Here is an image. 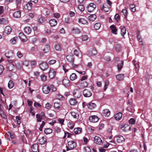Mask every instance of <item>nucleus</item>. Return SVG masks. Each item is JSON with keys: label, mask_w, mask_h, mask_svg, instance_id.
<instances>
[{"label": "nucleus", "mask_w": 152, "mask_h": 152, "mask_svg": "<svg viewBox=\"0 0 152 152\" xmlns=\"http://www.w3.org/2000/svg\"><path fill=\"white\" fill-rule=\"evenodd\" d=\"M115 138L116 139L117 141L119 143L125 140L124 138L122 136H115Z\"/></svg>", "instance_id": "6e6552de"}, {"label": "nucleus", "mask_w": 152, "mask_h": 152, "mask_svg": "<svg viewBox=\"0 0 152 152\" xmlns=\"http://www.w3.org/2000/svg\"><path fill=\"white\" fill-rule=\"evenodd\" d=\"M69 146L71 148L70 149H73L76 147V143L74 141H69L68 142Z\"/></svg>", "instance_id": "9d476101"}, {"label": "nucleus", "mask_w": 152, "mask_h": 152, "mask_svg": "<svg viewBox=\"0 0 152 152\" xmlns=\"http://www.w3.org/2000/svg\"><path fill=\"white\" fill-rule=\"evenodd\" d=\"M78 22L83 24H88V23L86 20L83 18H80L78 20Z\"/></svg>", "instance_id": "4be33fe9"}, {"label": "nucleus", "mask_w": 152, "mask_h": 152, "mask_svg": "<svg viewBox=\"0 0 152 152\" xmlns=\"http://www.w3.org/2000/svg\"><path fill=\"white\" fill-rule=\"evenodd\" d=\"M68 67V66L67 65L65 64L63 66V70H64L65 73L67 72L69 69Z\"/></svg>", "instance_id": "864d4df0"}, {"label": "nucleus", "mask_w": 152, "mask_h": 152, "mask_svg": "<svg viewBox=\"0 0 152 152\" xmlns=\"http://www.w3.org/2000/svg\"><path fill=\"white\" fill-rule=\"evenodd\" d=\"M124 65V62L123 61H121L120 63L118 64L117 65V67L118 69V71H120L122 67H123Z\"/></svg>", "instance_id": "58836bf2"}, {"label": "nucleus", "mask_w": 152, "mask_h": 152, "mask_svg": "<svg viewBox=\"0 0 152 152\" xmlns=\"http://www.w3.org/2000/svg\"><path fill=\"white\" fill-rule=\"evenodd\" d=\"M36 117L37 118V121L38 122H40L42 120V118L40 115L39 114H37L36 115Z\"/></svg>", "instance_id": "603ef678"}, {"label": "nucleus", "mask_w": 152, "mask_h": 152, "mask_svg": "<svg viewBox=\"0 0 152 152\" xmlns=\"http://www.w3.org/2000/svg\"><path fill=\"white\" fill-rule=\"evenodd\" d=\"M97 53V52L96 50L95 49H93L92 50V52L91 53V56H95L96 55Z\"/></svg>", "instance_id": "052dcab7"}, {"label": "nucleus", "mask_w": 152, "mask_h": 152, "mask_svg": "<svg viewBox=\"0 0 152 152\" xmlns=\"http://www.w3.org/2000/svg\"><path fill=\"white\" fill-rule=\"evenodd\" d=\"M57 99L59 100H64V97L60 94H57L56 96Z\"/></svg>", "instance_id": "de8ad7c7"}, {"label": "nucleus", "mask_w": 152, "mask_h": 152, "mask_svg": "<svg viewBox=\"0 0 152 152\" xmlns=\"http://www.w3.org/2000/svg\"><path fill=\"white\" fill-rule=\"evenodd\" d=\"M50 50V47L49 45H46L45 46V48L43 49V51L45 53H47Z\"/></svg>", "instance_id": "473e14b6"}, {"label": "nucleus", "mask_w": 152, "mask_h": 152, "mask_svg": "<svg viewBox=\"0 0 152 152\" xmlns=\"http://www.w3.org/2000/svg\"><path fill=\"white\" fill-rule=\"evenodd\" d=\"M72 31H73L72 32L74 34H78L80 32V31L77 28H72Z\"/></svg>", "instance_id": "37998d69"}, {"label": "nucleus", "mask_w": 152, "mask_h": 152, "mask_svg": "<svg viewBox=\"0 0 152 152\" xmlns=\"http://www.w3.org/2000/svg\"><path fill=\"white\" fill-rule=\"evenodd\" d=\"M94 142L96 144L101 145L102 144V142L101 138L97 136H95L94 138Z\"/></svg>", "instance_id": "20e7f679"}, {"label": "nucleus", "mask_w": 152, "mask_h": 152, "mask_svg": "<svg viewBox=\"0 0 152 152\" xmlns=\"http://www.w3.org/2000/svg\"><path fill=\"white\" fill-rule=\"evenodd\" d=\"M77 76L75 73H72L70 76V79L71 80H74L77 78Z\"/></svg>", "instance_id": "c85d7f7f"}, {"label": "nucleus", "mask_w": 152, "mask_h": 152, "mask_svg": "<svg viewBox=\"0 0 152 152\" xmlns=\"http://www.w3.org/2000/svg\"><path fill=\"white\" fill-rule=\"evenodd\" d=\"M110 111L107 109H105L103 110V114L105 116L108 117L110 114Z\"/></svg>", "instance_id": "b1692460"}, {"label": "nucleus", "mask_w": 152, "mask_h": 152, "mask_svg": "<svg viewBox=\"0 0 152 152\" xmlns=\"http://www.w3.org/2000/svg\"><path fill=\"white\" fill-rule=\"evenodd\" d=\"M109 84V82L107 80L105 82V84L104 87V91H105L107 89L108 87V86Z\"/></svg>", "instance_id": "5fc2aeb1"}, {"label": "nucleus", "mask_w": 152, "mask_h": 152, "mask_svg": "<svg viewBox=\"0 0 152 152\" xmlns=\"http://www.w3.org/2000/svg\"><path fill=\"white\" fill-rule=\"evenodd\" d=\"M61 105L58 103L55 102L54 103V106L56 108H58L61 107Z\"/></svg>", "instance_id": "0e129e2a"}, {"label": "nucleus", "mask_w": 152, "mask_h": 152, "mask_svg": "<svg viewBox=\"0 0 152 152\" xmlns=\"http://www.w3.org/2000/svg\"><path fill=\"white\" fill-rule=\"evenodd\" d=\"M18 38L17 37H14L10 40V43L12 44H15L16 43V40Z\"/></svg>", "instance_id": "79ce46f5"}, {"label": "nucleus", "mask_w": 152, "mask_h": 152, "mask_svg": "<svg viewBox=\"0 0 152 152\" xmlns=\"http://www.w3.org/2000/svg\"><path fill=\"white\" fill-rule=\"evenodd\" d=\"M77 102V101L75 99L71 98L70 99L69 101V103L71 105H75L76 104Z\"/></svg>", "instance_id": "7c9ffc66"}, {"label": "nucleus", "mask_w": 152, "mask_h": 152, "mask_svg": "<svg viewBox=\"0 0 152 152\" xmlns=\"http://www.w3.org/2000/svg\"><path fill=\"white\" fill-rule=\"evenodd\" d=\"M75 125V123L72 121H69L68 123V126L69 128L70 129H72L73 128Z\"/></svg>", "instance_id": "f704fd0d"}, {"label": "nucleus", "mask_w": 152, "mask_h": 152, "mask_svg": "<svg viewBox=\"0 0 152 152\" xmlns=\"http://www.w3.org/2000/svg\"><path fill=\"white\" fill-rule=\"evenodd\" d=\"M49 87L50 91H56L57 89L53 85L51 84L49 85Z\"/></svg>", "instance_id": "72a5a7b5"}, {"label": "nucleus", "mask_w": 152, "mask_h": 152, "mask_svg": "<svg viewBox=\"0 0 152 152\" xmlns=\"http://www.w3.org/2000/svg\"><path fill=\"white\" fill-rule=\"evenodd\" d=\"M40 68L43 71H45L48 68V64L45 62H42L39 64Z\"/></svg>", "instance_id": "423d86ee"}, {"label": "nucleus", "mask_w": 152, "mask_h": 152, "mask_svg": "<svg viewBox=\"0 0 152 152\" xmlns=\"http://www.w3.org/2000/svg\"><path fill=\"white\" fill-rule=\"evenodd\" d=\"M78 9L82 12L85 9L83 5H79L78 7Z\"/></svg>", "instance_id": "13d9d810"}, {"label": "nucleus", "mask_w": 152, "mask_h": 152, "mask_svg": "<svg viewBox=\"0 0 152 152\" xmlns=\"http://www.w3.org/2000/svg\"><path fill=\"white\" fill-rule=\"evenodd\" d=\"M55 49L58 51H60L61 50V48L60 45L58 44H56L54 46Z\"/></svg>", "instance_id": "e433bc0d"}, {"label": "nucleus", "mask_w": 152, "mask_h": 152, "mask_svg": "<svg viewBox=\"0 0 152 152\" xmlns=\"http://www.w3.org/2000/svg\"><path fill=\"white\" fill-rule=\"evenodd\" d=\"M96 18V15H91L89 17V19L92 21H94Z\"/></svg>", "instance_id": "ea45409f"}, {"label": "nucleus", "mask_w": 152, "mask_h": 152, "mask_svg": "<svg viewBox=\"0 0 152 152\" xmlns=\"http://www.w3.org/2000/svg\"><path fill=\"white\" fill-rule=\"evenodd\" d=\"M130 127L127 125H125L121 127L122 130L125 132H126L127 131L130 130Z\"/></svg>", "instance_id": "a878e982"}, {"label": "nucleus", "mask_w": 152, "mask_h": 152, "mask_svg": "<svg viewBox=\"0 0 152 152\" xmlns=\"http://www.w3.org/2000/svg\"><path fill=\"white\" fill-rule=\"evenodd\" d=\"M31 150L33 152H36L38 150V145L36 144L33 145L31 146Z\"/></svg>", "instance_id": "a211bd4d"}, {"label": "nucleus", "mask_w": 152, "mask_h": 152, "mask_svg": "<svg viewBox=\"0 0 152 152\" xmlns=\"http://www.w3.org/2000/svg\"><path fill=\"white\" fill-rule=\"evenodd\" d=\"M83 139L84 142V144H87V143L88 141V139L86 137H84Z\"/></svg>", "instance_id": "69168bd1"}, {"label": "nucleus", "mask_w": 152, "mask_h": 152, "mask_svg": "<svg viewBox=\"0 0 152 152\" xmlns=\"http://www.w3.org/2000/svg\"><path fill=\"white\" fill-rule=\"evenodd\" d=\"M58 121L59 122V123L61 124V125L63 124L64 122V120L63 119L58 118Z\"/></svg>", "instance_id": "338daca9"}, {"label": "nucleus", "mask_w": 152, "mask_h": 152, "mask_svg": "<svg viewBox=\"0 0 152 152\" xmlns=\"http://www.w3.org/2000/svg\"><path fill=\"white\" fill-rule=\"evenodd\" d=\"M66 58L68 62L71 63L74 62L75 58L73 55H68L66 56Z\"/></svg>", "instance_id": "ddd939ff"}, {"label": "nucleus", "mask_w": 152, "mask_h": 152, "mask_svg": "<svg viewBox=\"0 0 152 152\" xmlns=\"http://www.w3.org/2000/svg\"><path fill=\"white\" fill-rule=\"evenodd\" d=\"M124 74H119L116 76V78L117 80H121L124 79Z\"/></svg>", "instance_id": "6ab92c4d"}, {"label": "nucleus", "mask_w": 152, "mask_h": 152, "mask_svg": "<svg viewBox=\"0 0 152 152\" xmlns=\"http://www.w3.org/2000/svg\"><path fill=\"white\" fill-rule=\"evenodd\" d=\"M122 12L123 13L124 16L125 18L127 17V15L128 14V12L126 10L124 9L122 11Z\"/></svg>", "instance_id": "4d7b16f0"}, {"label": "nucleus", "mask_w": 152, "mask_h": 152, "mask_svg": "<svg viewBox=\"0 0 152 152\" xmlns=\"http://www.w3.org/2000/svg\"><path fill=\"white\" fill-rule=\"evenodd\" d=\"M8 87L9 88H11L14 86L13 82L12 80H10L8 83Z\"/></svg>", "instance_id": "4c0bfd02"}, {"label": "nucleus", "mask_w": 152, "mask_h": 152, "mask_svg": "<svg viewBox=\"0 0 152 152\" xmlns=\"http://www.w3.org/2000/svg\"><path fill=\"white\" fill-rule=\"evenodd\" d=\"M110 7V6H108L105 3L103 5L102 10L105 12H108L109 10Z\"/></svg>", "instance_id": "2eb2a0df"}, {"label": "nucleus", "mask_w": 152, "mask_h": 152, "mask_svg": "<svg viewBox=\"0 0 152 152\" xmlns=\"http://www.w3.org/2000/svg\"><path fill=\"white\" fill-rule=\"evenodd\" d=\"M52 130L49 128L45 129V133H52Z\"/></svg>", "instance_id": "bf43d9fd"}, {"label": "nucleus", "mask_w": 152, "mask_h": 152, "mask_svg": "<svg viewBox=\"0 0 152 152\" xmlns=\"http://www.w3.org/2000/svg\"><path fill=\"white\" fill-rule=\"evenodd\" d=\"M88 83L86 81H83L80 83V86L82 88H85L87 87Z\"/></svg>", "instance_id": "2f4dec72"}, {"label": "nucleus", "mask_w": 152, "mask_h": 152, "mask_svg": "<svg viewBox=\"0 0 152 152\" xmlns=\"http://www.w3.org/2000/svg\"><path fill=\"white\" fill-rule=\"evenodd\" d=\"M121 29V34L122 36H124L126 33V29L124 26H121L120 28Z\"/></svg>", "instance_id": "393cba45"}, {"label": "nucleus", "mask_w": 152, "mask_h": 152, "mask_svg": "<svg viewBox=\"0 0 152 152\" xmlns=\"http://www.w3.org/2000/svg\"><path fill=\"white\" fill-rule=\"evenodd\" d=\"M99 119L98 117L95 115L91 116L89 118V121L92 123H96L97 122Z\"/></svg>", "instance_id": "39448f33"}, {"label": "nucleus", "mask_w": 152, "mask_h": 152, "mask_svg": "<svg viewBox=\"0 0 152 152\" xmlns=\"http://www.w3.org/2000/svg\"><path fill=\"white\" fill-rule=\"evenodd\" d=\"M1 105L0 104V107H1ZM0 114L1 116L4 118H7V116L4 113V112L3 110H2L1 108H0Z\"/></svg>", "instance_id": "49530a36"}, {"label": "nucleus", "mask_w": 152, "mask_h": 152, "mask_svg": "<svg viewBox=\"0 0 152 152\" xmlns=\"http://www.w3.org/2000/svg\"><path fill=\"white\" fill-rule=\"evenodd\" d=\"M41 80L43 82L47 80V76L44 74L40 75Z\"/></svg>", "instance_id": "8fccbe9b"}, {"label": "nucleus", "mask_w": 152, "mask_h": 152, "mask_svg": "<svg viewBox=\"0 0 152 152\" xmlns=\"http://www.w3.org/2000/svg\"><path fill=\"white\" fill-rule=\"evenodd\" d=\"M13 53L11 51L5 53L6 56L8 58H10L13 55Z\"/></svg>", "instance_id": "c9c22d12"}, {"label": "nucleus", "mask_w": 152, "mask_h": 152, "mask_svg": "<svg viewBox=\"0 0 152 152\" xmlns=\"http://www.w3.org/2000/svg\"><path fill=\"white\" fill-rule=\"evenodd\" d=\"M56 62V60L55 59L51 60L50 61L48 62V64L50 65H52L54 64Z\"/></svg>", "instance_id": "774afa93"}, {"label": "nucleus", "mask_w": 152, "mask_h": 152, "mask_svg": "<svg viewBox=\"0 0 152 152\" xmlns=\"http://www.w3.org/2000/svg\"><path fill=\"white\" fill-rule=\"evenodd\" d=\"M96 104L93 103H89L87 105L88 107L90 110L93 109L96 107Z\"/></svg>", "instance_id": "412c9836"}, {"label": "nucleus", "mask_w": 152, "mask_h": 152, "mask_svg": "<svg viewBox=\"0 0 152 152\" xmlns=\"http://www.w3.org/2000/svg\"><path fill=\"white\" fill-rule=\"evenodd\" d=\"M24 31L27 34H30L31 32V28L28 27H26L24 28Z\"/></svg>", "instance_id": "c756f323"}, {"label": "nucleus", "mask_w": 152, "mask_h": 152, "mask_svg": "<svg viewBox=\"0 0 152 152\" xmlns=\"http://www.w3.org/2000/svg\"><path fill=\"white\" fill-rule=\"evenodd\" d=\"M82 130V129L80 127L75 128L74 129V133H81Z\"/></svg>", "instance_id": "c03bdc74"}, {"label": "nucleus", "mask_w": 152, "mask_h": 152, "mask_svg": "<svg viewBox=\"0 0 152 152\" xmlns=\"http://www.w3.org/2000/svg\"><path fill=\"white\" fill-rule=\"evenodd\" d=\"M62 83L64 86L67 87L69 85V81L66 79H64L62 81Z\"/></svg>", "instance_id": "cd10ccee"}, {"label": "nucleus", "mask_w": 152, "mask_h": 152, "mask_svg": "<svg viewBox=\"0 0 152 152\" xmlns=\"http://www.w3.org/2000/svg\"><path fill=\"white\" fill-rule=\"evenodd\" d=\"M81 39L83 41H86L88 39V37L87 35H84L82 36Z\"/></svg>", "instance_id": "3c124183"}, {"label": "nucleus", "mask_w": 152, "mask_h": 152, "mask_svg": "<svg viewBox=\"0 0 152 152\" xmlns=\"http://www.w3.org/2000/svg\"><path fill=\"white\" fill-rule=\"evenodd\" d=\"M85 152H90L91 151V149L89 147H84L83 148Z\"/></svg>", "instance_id": "e2e57ef3"}, {"label": "nucleus", "mask_w": 152, "mask_h": 152, "mask_svg": "<svg viewBox=\"0 0 152 152\" xmlns=\"http://www.w3.org/2000/svg\"><path fill=\"white\" fill-rule=\"evenodd\" d=\"M49 23L51 26H55L57 24V21L54 19H52L50 20Z\"/></svg>", "instance_id": "5701e85b"}, {"label": "nucleus", "mask_w": 152, "mask_h": 152, "mask_svg": "<svg viewBox=\"0 0 152 152\" xmlns=\"http://www.w3.org/2000/svg\"><path fill=\"white\" fill-rule=\"evenodd\" d=\"M42 89L43 92L45 94H48L50 92V90H49L48 85H45L43 86Z\"/></svg>", "instance_id": "f8f14e48"}, {"label": "nucleus", "mask_w": 152, "mask_h": 152, "mask_svg": "<svg viewBox=\"0 0 152 152\" xmlns=\"http://www.w3.org/2000/svg\"><path fill=\"white\" fill-rule=\"evenodd\" d=\"M71 115L74 118H78L79 115L77 113L72 111L71 112Z\"/></svg>", "instance_id": "a19ab883"}, {"label": "nucleus", "mask_w": 152, "mask_h": 152, "mask_svg": "<svg viewBox=\"0 0 152 152\" xmlns=\"http://www.w3.org/2000/svg\"><path fill=\"white\" fill-rule=\"evenodd\" d=\"M19 37L21 40L23 42H26L27 40V38L23 33H20L19 34Z\"/></svg>", "instance_id": "1a4fd4ad"}, {"label": "nucleus", "mask_w": 152, "mask_h": 152, "mask_svg": "<svg viewBox=\"0 0 152 152\" xmlns=\"http://www.w3.org/2000/svg\"><path fill=\"white\" fill-rule=\"evenodd\" d=\"M33 4L31 1H28L24 6V8L28 10H31L32 9Z\"/></svg>", "instance_id": "0eeeda50"}, {"label": "nucleus", "mask_w": 152, "mask_h": 152, "mask_svg": "<svg viewBox=\"0 0 152 152\" xmlns=\"http://www.w3.org/2000/svg\"><path fill=\"white\" fill-rule=\"evenodd\" d=\"M13 16L16 18H18L20 17L21 16V12L20 11H17L14 12Z\"/></svg>", "instance_id": "aec40b11"}, {"label": "nucleus", "mask_w": 152, "mask_h": 152, "mask_svg": "<svg viewBox=\"0 0 152 152\" xmlns=\"http://www.w3.org/2000/svg\"><path fill=\"white\" fill-rule=\"evenodd\" d=\"M96 5L93 3L88 4L87 7V9L88 12H91L94 10L96 8Z\"/></svg>", "instance_id": "f257e3e1"}, {"label": "nucleus", "mask_w": 152, "mask_h": 152, "mask_svg": "<svg viewBox=\"0 0 152 152\" xmlns=\"http://www.w3.org/2000/svg\"><path fill=\"white\" fill-rule=\"evenodd\" d=\"M11 31V28L10 26H7L4 28V32L7 34H9L10 33Z\"/></svg>", "instance_id": "f3484780"}, {"label": "nucleus", "mask_w": 152, "mask_h": 152, "mask_svg": "<svg viewBox=\"0 0 152 152\" xmlns=\"http://www.w3.org/2000/svg\"><path fill=\"white\" fill-rule=\"evenodd\" d=\"M110 28L111 30L112 33L115 34H117V31L115 26L112 25L110 26Z\"/></svg>", "instance_id": "4468645a"}, {"label": "nucleus", "mask_w": 152, "mask_h": 152, "mask_svg": "<svg viewBox=\"0 0 152 152\" xmlns=\"http://www.w3.org/2000/svg\"><path fill=\"white\" fill-rule=\"evenodd\" d=\"M73 95L74 96L76 99H78L80 98L81 94L79 89L78 88L75 89L73 91Z\"/></svg>", "instance_id": "f03ea898"}, {"label": "nucleus", "mask_w": 152, "mask_h": 152, "mask_svg": "<svg viewBox=\"0 0 152 152\" xmlns=\"http://www.w3.org/2000/svg\"><path fill=\"white\" fill-rule=\"evenodd\" d=\"M83 96L86 97H90L92 96V93L91 91L87 89H84L83 92Z\"/></svg>", "instance_id": "7ed1b4c3"}, {"label": "nucleus", "mask_w": 152, "mask_h": 152, "mask_svg": "<svg viewBox=\"0 0 152 152\" xmlns=\"http://www.w3.org/2000/svg\"><path fill=\"white\" fill-rule=\"evenodd\" d=\"M39 141L41 144H44L46 142V139L44 137H42L39 139Z\"/></svg>", "instance_id": "bb28decb"}, {"label": "nucleus", "mask_w": 152, "mask_h": 152, "mask_svg": "<svg viewBox=\"0 0 152 152\" xmlns=\"http://www.w3.org/2000/svg\"><path fill=\"white\" fill-rule=\"evenodd\" d=\"M55 70L53 69H50L49 72V77L51 79L55 77Z\"/></svg>", "instance_id": "9b49d317"}, {"label": "nucleus", "mask_w": 152, "mask_h": 152, "mask_svg": "<svg viewBox=\"0 0 152 152\" xmlns=\"http://www.w3.org/2000/svg\"><path fill=\"white\" fill-rule=\"evenodd\" d=\"M22 0H16L15 4L17 8L20 7V5L21 4Z\"/></svg>", "instance_id": "09e8293b"}, {"label": "nucleus", "mask_w": 152, "mask_h": 152, "mask_svg": "<svg viewBox=\"0 0 152 152\" xmlns=\"http://www.w3.org/2000/svg\"><path fill=\"white\" fill-rule=\"evenodd\" d=\"M17 56L19 58H21L23 56V54L20 51H18L17 53Z\"/></svg>", "instance_id": "680f3d73"}, {"label": "nucleus", "mask_w": 152, "mask_h": 152, "mask_svg": "<svg viewBox=\"0 0 152 152\" xmlns=\"http://www.w3.org/2000/svg\"><path fill=\"white\" fill-rule=\"evenodd\" d=\"M101 26V24L100 23H96L94 24V28L96 30H97L99 29Z\"/></svg>", "instance_id": "a18cd8bd"}, {"label": "nucleus", "mask_w": 152, "mask_h": 152, "mask_svg": "<svg viewBox=\"0 0 152 152\" xmlns=\"http://www.w3.org/2000/svg\"><path fill=\"white\" fill-rule=\"evenodd\" d=\"M129 123L131 124H134L135 122V120L134 118H131L129 121Z\"/></svg>", "instance_id": "6e6d98bb"}, {"label": "nucleus", "mask_w": 152, "mask_h": 152, "mask_svg": "<svg viewBox=\"0 0 152 152\" xmlns=\"http://www.w3.org/2000/svg\"><path fill=\"white\" fill-rule=\"evenodd\" d=\"M122 116V113L121 112H119L115 115L114 117L117 120H119L121 119Z\"/></svg>", "instance_id": "dca6fc26"}]
</instances>
